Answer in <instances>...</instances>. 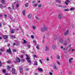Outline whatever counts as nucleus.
Returning <instances> with one entry per match:
<instances>
[{"mask_svg": "<svg viewBox=\"0 0 75 75\" xmlns=\"http://www.w3.org/2000/svg\"><path fill=\"white\" fill-rule=\"evenodd\" d=\"M71 49V45H70L69 46H68L67 48L64 51V53L65 54H67V52H68Z\"/></svg>", "mask_w": 75, "mask_h": 75, "instance_id": "f257e3e1", "label": "nucleus"}, {"mask_svg": "<svg viewBox=\"0 0 75 75\" xmlns=\"http://www.w3.org/2000/svg\"><path fill=\"white\" fill-rule=\"evenodd\" d=\"M47 30H48V27L46 26L45 25H43V28L41 29V31L42 32H44V31H47Z\"/></svg>", "mask_w": 75, "mask_h": 75, "instance_id": "f03ea898", "label": "nucleus"}, {"mask_svg": "<svg viewBox=\"0 0 75 75\" xmlns=\"http://www.w3.org/2000/svg\"><path fill=\"white\" fill-rule=\"evenodd\" d=\"M59 41L60 43H63V42H64V40L62 38H59Z\"/></svg>", "mask_w": 75, "mask_h": 75, "instance_id": "7ed1b4c3", "label": "nucleus"}, {"mask_svg": "<svg viewBox=\"0 0 75 75\" xmlns=\"http://www.w3.org/2000/svg\"><path fill=\"white\" fill-rule=\"evenodd\" d=\"M12 73L13 74H15V73H16V69H15L14 68H12Z\"/></svg>", "mask_w": 75, "mask_h": 75, "instance_id": "20e7f679", "label": "nucleus"}, {"mask_svg": "<svg viewBox=\"0 0 75 75\" xmlns=\"http://www.w3.org/2000/svg\"><path fill=\"white\" fill-rule=\"evenodd\" d=\"M26 59L27 60V61L30 64H31V60H30V58L29 57H27Z\"/></svg>", "mask_w": 75, "mask_h": 75, "instance_id": "39448f33", "label": "nucleus"}, {"mask_svg": "<svg viewBox=\"0 0 75 75\" xmlns=\"http://www.w3.org/2000/svg\"><path fill=\"white\" fill-rule=\"evenodd\" d=\"M52 48L53 50H55L57 48V46L55 45H53L52 46Z\"/></svg>", "mask_w": 75, "mask_h": 75, "instance_id": "423d86ee", "label": "nucleus"}, {"mask_svg": "<svg viewBox=\"0 0 75 75\" xmlns=\"http://www.w3.org/2000/svg\"><path fill=\"white\" fill-rule=\"evenodd\" d=\"M62 15L61 14H59L58 16V19H61L62 18Z\"/></svg>", "mask_w": 75, "mask_h": 75, "instance_id": "0eeeda50", "label": "nucleus"}, {"mask_svg": "<svg viewBox=\"0 0 75 75\" xmlns=\"http://www.w3.org/2000/svg\"><path fill=\"white\" fill-rule=\"evenodd\" d=\"M16 61H17V62H20V58L18 57H17L16 59Z\"/></svg>", "mask_w": 75, "mask_h": 75, "instance_id": "6e6552de", "label": "nucleus"}, {"mask_svg": "<svg viewBox=\"0 0 75 75\" xmlns=\"http://www.w3.org/2000/svg\"><path fill=\"white\" fill-rule=\"evenodd\" d=\"M69 33V31L68 30H67L64 33V35H68Z\"/></svg>", "mask_w": 75, "mask_h": 75, "instance_id": "1a4fd4ad", "label": "nucleus"}, {"mask_svg": "<svg viewBox=\"0 0 75 75\" xmlns=\"http://www.w3.org/2000/svg\"><path fill=\"white\" fill-rule=\"evenodd\" d=\"M64 44V45H67L68 44V41H67V40H65Z\"/></svg>", "mask_w": 75, "mask_h": 75, "instance_id": "9d476101", "label": "nucleus"}, {"mask_svg": "<svg viewBox=\"0 0 75 75\" xmlns=\"http://www.w3.org/2000/svg\"><path fill=\"white\" fill-rule=\"evenodd\" d=\"M45 48L46 49L45 50L46 51H49V50H50L49 49V47H48V46H46Z\"/></svg>", "mask_w": 75, "mask_h": 75, "instance_id": "9b49d317", "label": "nucleus"}, {"mask_svg": "<svg viewBox=\"0 0 75 75\" xmlns=\"http://www.w3.org/2000/svg\"><path fill=\"white\" fill-rule=\"evenodd\" d=\"M31 17H32V15L31 14H29L28 16V18H31Z\"/></svg>", "mask_w": 75, "mask_h": 75, "instance_id": "f8f14e48", "label": "nucleus"}, {"mask_svg": "<svg viewBox=\"0 0 75 75\" xmlns=\"http://www.w3.org/2000/svg\"><path fill=\"white\" fill-rule=\"evenodd\" d=\"M3 37L4 39H7L8 38V36L7 35H5L3 36Z\"/></svg>", "mask_w": 75, "mask_h": 75, "instance_id": "ddd939ff", "label": "nucleus"}, {"mask_svg": "<svg viewBox=\"0 0 75 75\" xmlns=\"http://www.w3.org/2000/svg\"><path fill=\"white\" fill-rule=\"evenodd\" d=\"M7 52L8 53H11V51L10 49H9L7 50Z\"/></svg>", "mask_w": 75, "mask_h": 75, "instance_id": "4468645a", "label": "nucleus"}, {"mask_svg": "<svg viewBox=\"0 0 75 75\" xmlns=\"http://www.w3.org/2000/svg\"><path fill=\"white\" fill-rule=\"evenodd\" d=\"M25 7H28V6H29V4L28 3H27L26 4H25Z\"/></svg>", "mask_w": 75, "mask_h": 75, "instance_id": "2eb2a0df", "label": "nucleus"}, {"mask_svg": "<svg viewBox=\"0 0 75 75\" xmlns=\"http://www.w3.org/2000/svg\"><path fill=\"white\" fill-rule=\"evenodd\" d=\"M11 37L12 38H16V37L14 36V35H11Z\"/></svg>", "mask_w": 75, "mask_h": 75, "instance_id": "dca6fc26", "label": "nucleus"}, {"mask_svg": "<svg viewBox=\"0 0 75 75\" xmlns=\"http://www.w3.org/2000/svg\"><path fill=\"white\" fill-rule=\"evenodd\" d=\"M56 58L57 59H60V56L59 55H58L56 57Z\"/></svg>", "mask_w": 75, "mask_h": 75, "instance_id": "f3484780", "label": "nucleus"}, {"mask_svg": "<svg viewBox=\"0 0 75 75\" xmlns=\"http://www.w3.org/2000/svg\"><path fill=\"white\" fill-rule=\"evenodd\" d=\"M56 1L58 3H61V1L60 0H56Z\"/></svg>", "mask_w": 75, "mask_h": 75, "instance_id": "a211bd4d", "label": "nucleus"}, {"mask_svg": "<svg viewBox=\"0 0 75 75\" xmlns=\"http://www.w3.org/2000/svg\"><path fill=\"white\" fill-rule=\"evenodd\" d=\"M11 33L12 34H13L14 33V30L13 29H11Z\"/></svg>", "mask_w": 75, "mask_h": 75, "instance_id": "6ab92c4d", "label": "nucleus"}, {"mask_svg": "<svg viewBox=\"0 0 75 75\" xmlns=\"http://www.w3.org/2000/svg\"><path fill=\"white\" fill-rule=\"evenodd\" d=\"M25 11L24 10L22 12V13L24 16H25Z\"/></svg>", "mask_w": 75, "mask_h": 75, "instance_id": "aec40b11", "label": "nucleus"}, {"mask_svg": "<svg viewBox=\"0 0 75 75\" xmlns=\"http://www.w3.org/2000/svg\"><path fill=\"white\" fill-rule=\"evenodd\" d=\"M35 18L38 20H40V18H39L38 17V16H36L35 17Z\"/></svg>", "mask_w": 75, "mask_h": 75, "instance_id": "412c9836", "label": "nucleus"}, {"mask_svg": "<svg viewBox=\"0 0 75 75\" xmlns=\"http://www.w3.org/2000/svg\"><path fill=\"white\" fill-rule=\"evenodd\" d=\"M38 70L39 71H41V72H42V71L43 70L41 68H39L38 69Z\"/></svg>", "mask_w": 75, "mask_h": 75, "instance_id": "4be33fe9", "label": "nucleus"}, {"mask_svg": "<svg viewBox=\"0 0 75 75\" xmlns=\"http://www.w3.org/2000/svg\"><path fill=\"white\" fill-rule=\"evenodd\" d=\"M23 70V67L21 66L19 68V70Z\"/></svg>", "mask_w": 75, "mask_h": 75, "instance_id": "5701e85b", "label": "nucleus"}, {"mask_svg": "<svg viewBox=\"0 0 75 75\" xmlns=\"http://www.w3.org/2000/svg\"><path fill=\"white\" fill-rule=\"evenodd\" d=\"M54 40H57V37L56 36H55L54 38Z\"/></svg>", "mask_w": 75, "mask_h": 75, "instance_id": "b1692460", "label": "nucleus"}, {"mask_svg": "<svg viewBox=\"0 0 75 75\" xmlns=\"http://www.w3.org/2000/svg\"><path fill=\"white\" fill-rule=\"evenodd\" d=\"M23 43L24 44H26L27 43V41L25 40H23Z\"/></svg>", "mask_w": 75, "mask_h": 75, "instance_id": "393cba45", "label": "nucleus"}, {"mask_svg": "<svg viewBox=\"0 0 75 75\" xmlns=\"http://www.w3.org/2000/svg\"><path fill=\"white\" fill-rule=\"evenodd\" d=\"M54 69H57V68H58V67H57L56 66H54Z\"/></svg>", "mask_w": 75, "mask_h": 75, "instance_id": "a878e982", "label": "nucleus"}, {"mask_svg": "<svg viewBox=\"0 0 75 75\" xmlns=\"http://www.w3.org/2000/svg\"><path fill=\"white\" fill-rule=\"evenodd\" d=\"M19 71H20V72L21 73V74H22V73H23V70H19Z\"/></svg>", "mask_w": 75, "mask_h": 75, "instance_id": "bb28decb", "label": "nucleus"}, {"mask_svg": "<svg viewBox=\"0 0 75 75\" xmlns=\"http://www.w3.org/2000/svg\"><path fill=\"white\" fill-rule=\"evenodd\" d=\"M57 62L59 65H61V63H60L59 62H58V61H57Z\"/></svg>", "mask_w": 75, "mask_h": 75, "instance_id": "cd10ccee", "label": "nucleus"}, {"mask_svg": "<svg viewBox=\"0 0 75 75\" xmlns=\"http://www.w3.org/2000/svg\"><path fill=\"white\" fill-rule=\"evenodd\" d=\"M67 41H70V38H68L67 39Z\"/></svg>", "mask_w": 75, "mask_h": 75, "instance_id": "c85d7f7f", "label": "nucleus"}, {"mask_svg": "<svg viewBox=\"0 0 75 75\" xmlns=\"http://www.w3.org/2000/svg\"><path fill=\"white\" fill-rule=\"evenodd\" d=\"M38 7H39V8H41V4H40L38 6Z\"/></svg>", "mask_w": 75, "mask_h": 75, "instance_id": "c756f323", "label": "nucleus"}, {"mask_svg": "<svg viewBox=\"0 0 75 75\" xmlns=\"http://www.w3.org/2000/svg\"><path fill=\"white\" fill-rule=\"evenodd\" d=\"M37 64H38V63L37 62H35V65H37Z\"/></svg>", "mask_w": 75, "mask_h": 75, "instance_id": "7c9ffc66", "label": "nucleus"}, {"mask_svg": "<svg viewBox=\"0 0 75 75\" xmlns=\"http://www.w3.org/2000/svg\"><path fill=\"white\" fill-rule=\"evenodd\" d=\"M36 48L37 49V50H40V47H39V46H38V45L37 46Z\"/></svg>", "mask_w": 75, "mask_h": 75, "instance_id": "2f4dec72", "label": "nucleus"}, {"mask_svg": "<svg viewBox=\"0 0 75 75\" xmlns=\"http://www.w3.org/2000/svg\"><path fill=\"white\" fill-rule=\"evenodd\" d=\"M32 28H33V30H35V26H33V27H32Z\"/></svg>", "mask_w": 75, "mask_h": 75, "instance_id": "473e14b6", "label": "nucleus"}, {"mask_svg": "<svg viewBox=\"0 0 75 75\" xmlns=\"http://www.w3.org/2000/svg\"><path fill=\"white\" fill-rule=\"evenodd\" d=\"M12 9H13V10H14V5L13 4L12 5Z\"/></svg>", "mask_w": 75, "mask_h": 75, "instance_id": "72a5a7b5", "label": "nucleus"}, {"mask_svg": "<svg viewBox=\"0 0 75 75\" xmlns=\"http://www.w3.org/2000/svg\"><path fill=\"white\" fill-rule=\"evenodd\" d=\"M37 4H35V5H33V7H36L37 6Z\"/></svg>", "mask_w": 75, "mask_h": 75, "instance_id": "f704fd0d", "label": "nucleus"}, {"mask_svg": "<svg viewBox=\"0 0 75 75\" xmlns=\"http://www.w3.org/2000/svg\"><path fill=\"white\" fill-rule=\"evenodd\" d=\"M1 1L2 3H4V0H1Z\"/></svg>", "mask_w": 75, "mask_h": 75, "instance_id": "c9c22d12", "label": "nucleus"}, {"mask_svg": "<svg viewBox=\"0 0 75 75\" xmlns=\"http://www.w3.org/2000/svg\"><path fill=\"white\" fill-rule=\"evenodd\" d=\"M64 11H69V9H65L64 10Z\"/></svg>", "mask_w": 75, "mask_h": 75, "instance_id": "e433bc0d", "label": "nucleus"}, {"mask_svg": "<svg viewBox=\"0 0 75 75\" xmlns=\"http://www.w3.org/2000/svg\"><path fill=\"white\" fill-rule=\"evenodd\" d=\"M13 52H16L17 51V50H16V49H13Z\"/></svg>", "mask_w": 75, "mask_h": 75, "instance_id": "4c0bfd02", "label": "nucleus"}, {"mask_svg": "<svg viewBox=\"0 0 75 75\" xmlns=\"http://www.w3.org/2000/svg\"><path fill=\"white\" fill-rule=\"evenodd\" d=\"M65 3L66 4V5H68V3L67 2H65Z\"/></svg>", "mask_w": 75, "mask_h": 75, "instance_id": "58836bf2", "label": "nucleus"}, {"mask_svg": "<svg viewBox=\"0 0 75 75\" xmlns=\"http://www.w3.org/2000/svg\"><path fill=\"white\" fill-rule=\"evenodd\" d=\"M39 61L40 62L41 64H42V61H41V60H40Z\"/></svg>", "mask_w": 75, "mask_h": 75, "instance_id": "ea45409f", "label": "nucleus"}, {"mask_svg": "<svg viewBox=\"0 0 75 75\" xmlns=\"http://www.w3.org/2000/svg\"><path fill=\"white\" fill-rule=\"evenodd\" d=\"M0 50L1 52H3L4 51V50H3V49H1Z\"/></svg>", "mask_w": 75, "mask_h": 75, "instance_id": "a19ab883", "label": "nucleus"}, {"mask_svg": "<svg viewBox=\"0 0 75 75\" xmlns=\"http://www.w3.org/2000/svg\"><path fill=\"white\" fill-rule=\"evenodd\" d=\"M66 1L67 2H68V3H70V2H71V1L69 0H67Z\"/></svg>", "mask_w": 75, "mask_h": 75, "instance_id": "79ce46f5", "label": "nucleus"}, {"mask_svg": "<svg viewBox=\"0 0 75 75\" xmlns=\"http://www.w3.org/2000/svg\"><path fill=\"white\" fill-rule=\"evenodd\" d=\"M7 69H10V66H8L7 67Z\"/></svg>", "mask_w": 75, "mask_h": 75, "instance_id": "37998d69", "label": "nucleus"}, {"mask_svg": "<svg viewBox=\"0 0 75 75\" xmlns=\"http://www.w3.org/2000/svg\"><path fill=\"white\" fill-rule=\"evenodd\" d=\"M18 7H19V4H17L16 5V7L18 8Z\"/></svg>", "mask_w": 75, "mask_h": 75, "instance_id": "c03bdc74", "label": "nucleus"}, {"mask_svg": "<svg viewBox=\"0 0 75 75\" xmlns=\"http://www.w3.org/2000/svg\"><path fill=\"white\" fill-rule=\"evenodd\" d=\"M46 60H47V61H49V58H46Z\"/></svg>", "mask_w": 75, "mask_h": 75, "instance_id": "a18cd8bd", "label": "nucleus"}, {"mask_svg": "<svg viewBox=\"0 0 75 75\" xmlns=\"http://www.w3.org/2000/svg\"><path fill=\"white\" fill-rule=\"evenodd\" d=\"M31 38H34V35H32V36H31Z\"/></svg>", "mask_w": 75, "mask_h": 75, "instance_id": "49530a36", "label": "nucleus"}, {"mask_svg": "<svg viewBox=\"0 0 75 75\" xmlns=\"http://www.w3.org/2000/svg\"><path fill=\"white\" fill-rule=\"evenodd\" d=\"M74 10V8H71L70 9V10H71V11H72V10Z\"/></svg>", "mask_w": 75, "mask_h": 75, "instance_id": "de8ad7c7", "label": "nucleus"}, {"mask_svg": "<svg viewBox=\"0 0 75 75\" xmlns=\"http://www.w3.org/2000/svg\"><path fill=\"white\" fill-rule=\"evenodd\" d=\"M14 45H16V43L15 42H14L13 44V46H14Z\"/></svg>", "mask_w": 75, "mask_h": 75, "instance_id": "09e8293b", "label": "nucleus"}, {"mask_svg": "<svg viewBox=\"0 0 75 75\" xmlns=\"http://www.w3.org/2000/svg\"><path fill=\"white\" fill-rule=\"evenodd\" d=\"M73 59V58L72 57H71V58L69 59V60H72Z\"/></svg>", "mask_w": 75, "mask_h": 75, "instance_id": "8fccbe9b", "label": "nucleus"}, {"mask_svg": "<svg viewBox=\"0 0 75 75\" xmlns=\"http://www.w3.org/2000/svg\"><path fill=\"white\" fill-rule=\"evenodd\" d=\"M59 7H62V5H59Z\"/></svg>", "mask_w": 75, "mask_h": 75, "instance_id": "3c124183", "label": "nucleus"}, {"mask_svg": "<svg viewBox=\"0 0 75 75\" xmlns=\"http://www.w3.org/2000/svg\"><path fill=\"white\" fill-rule=\"evenodd\" d=\"M33 42L35 43V44H36V41L35 40H34L33 41Z\"/></svg>", "mask_w": 75, "mask_h": 75, "instance_id": "603ef678", "label": "nucleus"}, {"mask_svg": "<svg viewBox=\"0 0 75 75\" xmlns=\"http://www.w3.org/2000/svg\"><path fill=\"white\" fill-rule=\"evenodd\" d=\"M7 63H8V64H10V61L8 60L7 61Z\"/></svg>", "mask_w": 75, "mask_h": 75, "instance_id": "864d4df0", "label": "nucleus"}, {"mask_svg": "<svg viewBox=\"0 0 75 75\" xmlns=\"http://www.w3.org/2000/svg\"><path fill=\"white\" fill-rule=\"evenodd\" d=\"M8 9H10V10H11V7H9L8 8Z\"/></svg>", "mask_w": 75, "mask_h": 75, "instance_id": "5fc2aeb1", "label": "nucleus"}, {"mask_svg": "<svg viewBox=\"0 0 75 75\" xmlns=\"http://www.w3.org/2000/svg\"><path fill=\"white\" fill-rule=\"evenodd\" d=\"M28 46L29 48H30V45H28Z\"/></svg>", "mask_w": 75, "mask_h": 75, "instance_id": "6e6d98bb", "label": "nucleus"}, {"mask_svg": "<svg viewBox=\"0 0 75 75\" xmlns=\"http://www.w3.org/2000/svg\"><path fill=\"white\" fill-rule=\"evenodd\" d=\"M32 3H35V1H34L32 2Z\"/></svg>", "mask_w": 75, "mask_h": 75, "instance_id": "4d7b16f0", "label": "nucleus"}, {"mask_svg": "<svg viewBox=\"0 0 75 75\" xmlns=\"http://www.w3.org/2000/svg\"><path fill=\"white\" fill-rule=\"evenodd\" d=\"M69 62L70 63H72V62H71V60H69Z\"/></svg>", "mask_w": 75, "mask_h": 75, "instance_id": "13d9d810", "label": "nucleus"}, {"mask_svg": "<svg viewBox=\"0 0 75 75\" xmlns=\"http://www.w3.org/2000/svg\"><path fill=\"white\" fill-rule=\"evenodd\" d=\"M4 17L6 18H7V15H4Z\"/></svg>", "mask_w": 75, "mask_h": 75, "instance_id": "bf43d9fd", "label": "nucleus"}, {"mask_svg": "<svg viewBox=\"0 0 75 75\" xmlns=\"http://www.w3.org/2000/svg\"><path fill=\"white\" fill-rule=\"evenodd\" d=\"M49 74H50V75H52V73H51V72H50V73H49Z\"/></svg>", "mask_w": 75, "mask_h": 75, "instance_id": "052dcab7", "label": "nucleus"}, {"mask_svg": "<svg viewBox=\"0 0 75 75\" xmlns=\"http://www.w3.org/2000/svg\"><path fill=\"white\" fill-rule=\"evenodd\" d=\"M3 72H6V70H3Z\"/></svg>", "mask_w": 75, "mask_h": 75, "instance_id": "680f3d73", "label": "nucleus"}, {"mask_svg": "<svg viewBox=\"0 0 75 75\" xmlns=\"http://www.w3.org/2000/svg\"><path fill=\"white\" fill-rule=\"evenodd\" d=\"M0 7H3V5L1 4H0Z\"/></svg>", "mask_w": 75, "mask_h": 75, "instance_id": "e2e57ef3", "label": "nucleus"}, {"mask_svg": "<svg viewBox=\"0 0 75 75\" xmlns=\"http://www.w3.org/2000/svg\"><path fill=\"white\" fill-rule=\"evenodd\" d=\"M29 69H26V71H28L29 70Z\"/></svg>", "mask_w": 75, "mask_h": 75, "instance_id": "0e129e2a", "label": "nucleus"}, {"mask_svg": "<svg viewBox=\"0 0 75 75\" xmlns=\"http://www.w3.org/2000/svg\"><path fill=\"white\" fill-rule=\"evenodd\" d=\"M5 42H8V40H5Z\"/></svg>", "mask_w": 75, "mask_h": 75, "instance_id": "69168bd1", "label": "nucleus"}, {"mask_svg": "<svg viewBox=\"0 0 75 75\" xmlns=\"http://www.w3.org/2000/svg\"><path fill=\"white\" fill-rule=\"evenodd\" d=\"M26 57H27V58H28V55L26 54Z\"/></svg>", "mask_w": 75, "mask_h": 75, "instance_id": "338daca9", "label": "nucleus"}, {"mask_svg": "<svg viewBox=\"0 0 75 75\" xmlns=\"http://www.w3.org/2000/svg\"><path fill=\"white\" fill-rule=\"evenodd\" d=\"M23 57H24V56H23V55H22V56H21V58H23Z\"/></svg>", "mask_w": 75, "mask_h": 75, "instance_id": "774afa93", "label": "nucleus"}]
</instances>
